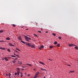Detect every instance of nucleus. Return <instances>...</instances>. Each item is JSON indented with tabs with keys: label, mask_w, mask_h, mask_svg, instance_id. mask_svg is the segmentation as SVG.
<instances>
[{
	"label": "nucleus",
	"mask_w": 78,
	"mask_h": 78,
	"mask_svg": "<svg viewBox=\"0 0 78 78\" xmlns=\"http://www.w3.org/2000/svg\"><path fill=\"white\" fill-rule=\"evenodd\" d=\"M24 37L26 41H27V42H29V41H30L29 40H31V38H29L27 37V36H25Z\"/></svg>",
	"instance_id": "1"
},
{
	"label": "nucleus",
	"mask_w": 78,
	"mask_h": 78,
	"mask_svg": "<svg viewBox=\"0 0 78 78\" xmlns=\"http://www.w3.org/2000/svg\"><path fill=\"white\" fill-rule=\"evenodd\" d=\"M17 75H19V74H20V69H19V68H17Z\"/></svg>",
	"instance_id": "2"
},
{
	"label": "nucleus",
	"mask_w": 78,
	"mask_h": 78,
	"mask_svg": "<svg viewBox=\"0 0 78 78\" xmlns=\"http://www.w3.org/2000/svg\"><path fill=\"white\" fill-rule=\"evenodd\" d=\"M42 48H44V45H42L41 47H39V49L40 50H41V49H42Z\"/></svg>",
	"instance_id": "3"
},
{
	"label": "nucleus",
	"mask_w": 78,
	"mask_h": 78,
	"mask_svg": "<svg viewBox=\"0 0 78 78\" xmlns=\"http://www.w3.org/2000/svg\"><path fill=\"white\" fill-rule=\"evenodd\" d=\"M36 47V46H35V45L34 44H33L31 45V48H35Z\"/></svg>",
	"instance_id": "4"
},
{
	"label": "nucleus",
	"mask_w": 78,
	"mask_h": 78,
	"mask_svg": "<svg viewBox=\"0 0 78 78\" xmlns=\"http://www.w3.org/2000/svg\"><path fill=\"white\" fill-rule=\"evenodd\" d=\"M9 45L11 47H14V45H13L11 43H9Z\"/></svg>",
	"instance_id": "5"
},
{
	"label": "nucleus",
	"mask_w": 78,
	"mask_h": 78,
	"mask_svg": "<svg viewBox=\"0 0 78 78\" xmlns=\"http://www.w3.org/2000/svg\"><path fill=\"white\" fill-rule=\"evenodd\" d=\"M18 63L19 64H22V62L20 61H18Z\"/></svg>",
	"instance_id": "6"
},
{
	"label": "nucleus",
	"mask_w": 78,
	"mask_h": 78,
	"mask_svg": "<svg viewBox=\"0 0 78 78\" xmlns=\"http://www.w3.org/2000/svg\"><path fill=\"white\" fill-rule=\"evenodd\" d=\"M39 62L40 63V64H42V65H45V64L42 62Z\"/></svg>",
	"instance_id": "7"
},
{
	"label": "nucleus",
	"mask_w": 78,
	"mask_h": 78,
	"mask_svg": "<svg viewBox=\"0 0 78 78\" xmlns=\"http://www.w3.org/2000/svg\"><path fill=\"white\" fill-rule=\"evenodd\" d=\"M74 45L72 44H70L69 45V47H72V46H73Z\"/></svg>",
	"instance_id": "8"
},
{
	"label": "nucleus",
	"mask_w": 78,
	"mask_h": 78,
	"mask_svg": "<svg viewBox=\"0 0 78 78\" xmlns=\"http://www.w3.org/2000/svg\"><path fill=\"white\" fill-rule=\"evenodd\" d=\"M0 49H1L2 50H5V48H4L0 47Z\"/></svg>",
	"instance_id": "9"
},
{
	"label": "nucleus",
	"mask_w": 78,
	"mask_h": 78,
	"mask_svg": "<svg viewBox=\"0 0 78 78\" xmlns=\"http://www.w3.org/2000/svg\"><path fill=\"white\" fill-rule=\"evenodd\" d=\"M4 59L6 61H8V59L6 58H4Z\"/></svg>",
	"instance_id": "10"
},
{
	"label": "nucleus",
	"mask_w": 78,
	"mask_h": 78,
	"mask_svg": "<svg viewBox=\"0 0 78 78\" xmlns=\"http://www.w3.org/2000/svg\"><path fill=\"white\" fill-rule=\"evenodd\" d=\"M27 65H28V66H30V67H31V64H30L29 63H27Z\"/></svg>",
	"instance_id": "11"
},
{
	"label": "nucleus",
	"mask_w": 78,
	"mask_h": 78,
	"mask_svg": "<svg viewBox=\"0 0 78 78\" xmlns=\"http://www.w3.org/2000/svg\"><path fill=\"white\" fill-rule=\"evenodd\" d=\"M39 72H37V73L35 75L37 76L38 75H39Z\"/></svg>",
	"instance_id": "12"
},
{
	"label": "nucleus",
	"mask_w": 78,
	"mask_h": 78,
	"mask_svg": "<svg viewBox=\"0 0 78 78\" xmlns=\"http://www.w3.org/2000/svg\"><path fill=\"white\" fill-rule=\"evenodd\" d=\"M6 40H10V38H9V37H7L6 38Z\"/></svg>",
	"instance_id": "13"
},
{
	"label": "nucleus",
	"mask_w": 78,
	"mask_h": 78,
	"mask_svg": "<svg viewBox=\"0 0 78 78\" xmlns=\"http://www.w3.org/2000/svg\"><path fill=\"white\" fill-rule=\"evenodd\" d=\"M74 48L75 49H76V50H78V46H75L74 47Z\"/></svg>",
	"instance_id": "14"
},
{
	"label": "nucleus",
	"mask_w": 78,
	"mask_h": 78,
	"mask_svg": "<svg viewBox=\"0 0 78 78\" xmlns=\"http://www.w3.org/2000/svg\"><path fill=\"white\" fill-rule=\"evenodd\" d=\"M18 38L20 40L22 41V38H21V37L20 36Z\"/></svg>",
	"instance_id": "15"
},
{
	"label": "nucleus",
	"mask_w": 78,
	"mask_h": 78,
	"mask_svg": "<svg viewBox=\"0 0 78 78\" xmlns=\"http://www.w3.org/2000/svg\"><path fill=\"white\" fill-rule=\"evenodd\" d=\"M41 69L42 70H43V71H46V69H44L43 68H41Z\"/></svg>",
	"instance_id": "16"
},
{
	"label": "nucleus",
	"mask_w": 78,
	"mask_h": 78,
	"mask_svg": "<svg viewBox=\"0 0 78 78\" xmlns=\"http://www.w3.org/2000/svg\"><path fill=\"white\" fill-rule=\"evenodd\" d=\"M58 44V42H57V41H56L54 42L55 45H56V44Z\"/></svg>",
	"instance_id": "17"
},
{
	"label": "nucleus",
	"mask_w": 78,
	"mask_h": 78,
	"mask_svg": "<svg viewBox=\"0 0 78 78\" xmlns=\"http://www.w3.org/2000/svg\"><path fill=\"white\" fill-rule=\"evenodd\" d=\"M57 47H60V44H58L57 45Z\"/></svg>",
	"instance_id": "18"
},
{
	"label": "nucleus",
	"mask_w": 78,
	"mask_h": 78,
	"mask_svg": "<svg viewBox=\"0 0 78 78\" xmlns=\"http://www.w3.org/2000/svg\"><path fill=\"white\" fill-rule=\"evenodd\" d=\"M21 42H22V43H23V44H26V43L25 42L23 41H22V40H21Z\"/></svg>",
	"instance_id": "19"
},
{
	"label": "nucleus",
	"mask_w": 78,
	"mask_h": 78,
	"mask_svg": "<svg viewBox=\"0 0 78 78\" xmlns=\"http://www.w3.org/2000/svg\"><path fill=\"white\" fill-rule=\"evenodd\" d=\"M52 35H53V36H56V34L54 33H52Z\"/></svg>",
	"instance_id": "20"
},
{
	"label": "nucleus",
	"mask_w": 78,
	"mask_h": 78,
	"mask_svg": "<svg viewBox=\"0 0 78 78\" xmlns=\"http://www.w3.org/2000/svg\"><path fill=\"white\" fill-rule=\"evenodd\" d=\"M3 30H0V33H3Z\"/></svg>",
	"instance_id": "21"
},
{
	"label": "nucleus",
	"mask_w": 78,
	"mask_h": 78,
	"mask_svg": "<svg viewBox=\"0 0 78 78\" xmlns=\"http://www.w3.org/2000/svg\"><path fill=\"white\" fill-rule=\"evenodd\" d=\"M37 77V76H36V75H35V76L34 77V78H36Z\"/></svg>",
	"instance_id": "22"
},
{
	"label": "nucleus",
	"mask_w": 78,
	"mask_h": 78,
	"mask_svg": "<svg viewBox=\"0 0 78 78\" xmlns=\"http://www.w3.org/2000/svg\"><path fill=\"white\" fill-rule=\"evenodd\" d=\"M28 46L29 47H30L31 46V44L30 43H28Z\"/></svg>",
	"instance_id": "23"
},
{
	"label": "nucleus",
	"mask_w": 78,
	"mask_h": 78,
	"mask_svg": "<svg viewBox=\"0 0 78 78\" xmlns=\"http://www.w3.org/2000/svg\"><path fill=\"white\" fill-rule=\"evenodd\" d=\"M70 73H73V72H74V71H70Z\"/></svg>",
	"instance_id": "24"
},
{
	"label": "nucleus",
	"mask_w": 78,
	"mask_h": 78,
	"mask_svg": "<svg viewBox=\"0 0 78 78\" xmlns=\"http://www.w3.org/2000/svg\"><path fill=\"white\" fill-rule=\"evenodd\" d=\"M7 50L9 52H11V51H10V50H9V49H8Z\"/></svg>",
	"instance_id": "25"
},
{
	"label": "nucleus",
	"mask_w": 78,
	"mask_h": 78,
	"mask_svg": "<svg viewBox=\"0 0 78 78\" xmlns=\"http://www.w3.org/2000/svg\"><path fill=\"white\" fill-rule=\"evenodd\" d=\"M14 64V63H15L16 62V61L15 60H14L12 62Z\"/></svg>",
	"instance_id": "26"
},
{
	"label": "nucleus",
	"mask_w": 78,
	"mask_h": 78,
	"mask_svg": "<svg viewBox=\"0 0 78 78\" xmlns=\"http://www.w3.org/2000/svg\"><path fill=\"white\" fill-rule=\"evenodd\" d=\"M50 48H53V46L51 45L50 46Z\"/></svg>",
	"instance_id": "27"
},
{
	"label": "nucleus",
	"mask_w": 78,
	"mask_h": 78,
	"mask_svg": "<svg viewBox=\"0 0 78 78\" xmlns=\"http://www.w3.org/2000/svg\"><path fill=\"white\" fill-rule=\"evenodd\" d=\"M34 36H36V37H37V35L36 34H34Z\"/></svg>",
	"instance_id": "28"
},
{
	"label": "nucleus",
	"mask_w": 78,
	"mask_h": 78,
	"mask_svg": "<svg viewBox=\"0 0 78 78\" xmlns=\"http://www.w3.org/2000/svg\"><path fill=\"white\" fill-rule=\"evenodd\" d=\"M12 57H14V58H16V56L14 55H12Z\"/></svg>",
	"instance_id": "29"
},
{
	"label": "nucleus",
	"mask_w": 78,
	"mask_h": 78,
	"mask_svg": "<svg viewBox=\"0 0 78 78\" xmlns=\"http://www.w3.org/2000/svg\"><path fill=\"white\" fill-rule=\"evenodd\" d=\"M12 25L14 27H16V25H15V24H13Z\"/></svg>",
	"instance_id": "30"
},
{
	"label": "nucleus",
	"mask_w": 78,
	"mask_h": 78,
	"mask_svg": "<svg viewBox=\"0 0 78 78\" xmlns=\"http://www.w3.org/2000/svg\"><path fill=\"white\" fill-rule=\"evenodd\" d=\"M58 38L59 39H61V37H59Z\"/></svg>",
	"instance_id": "31"
},
{
	"label": "nucleus",
	"mask_w": 78,
	"mask_h": 78,
	"mask_svg": "<svg viewBox=\"0 0 78 78\" xmlns=\"http://www.w3.org/2000/svg\"><path fill=\"white\" fill-rule=\"evenodd\" d=\"M0 42H3V41L1 40V41H0Z\"/></svg>",
	"instance_id": "32"
},
{
	"label": "nucleus",
	"mask_w": 78,
	"mask_h": 78,
	"mask_svg": "<svg viewBox=\"0 0 78 78\" xmlns=\"http://www.w3.org/2000/svg\"><path fill=\"white\" fill-rule=\"evenodd\" d=\"M22 67H23V68L24 69H25V68H26V67H24V66H22Z\"/></svg>",
	"instance_id": "33"
},
{
	"label": "nucleus",
	"mask_w": 78,
	"mask_h": 78,
	"mask_svg": "<svg viewBox=\"0 0 78 78\" xmlns=\"http://www.w3.org/2000/svg\"><path fill=\"white\" fill-rule=\"evenodd\" d=\"M16 56H17V57H19V55H16Z\"/></svg>",
	"instance_id": "34"
},
{
	"label": "nucleus",
	"mask_w": 78,
	"mask_h": 78,
	"mask_svg": "<svg viewBox=\"0 0 78 78\" xmlns=\"http://www.w3.org/2000/svg\"><path fill=\"white\" fill-rule=\"evenodd\" d=\"M11 73H9V76H11Z\"/></svg>",
	"instance_id": "35"
},
{
	"label": "nucleus",
	"mask_w": 78,
	"mask_h": 78,
	"mask_svg": "<svg viewBox=\"0 0 78 78\" xmlns=\"http://www.w3.org/2000/svg\"><path fill=\"white\" fill-rule=\"evenodd\" d=\"M38 32H39V33H41V31H38Z\"/></svg>",
	"instance_id": "36"
},
{
	"label": "nucleus",
	"mask_w": 78,
	"mask_h": 78,
	"mask_svg": "<svg viewBox=\"0 0 78 78\" xmlns=\"http://www.w3.org/2000/svg\"><path fill=\"white\" fill-rule=\"evenodd\" d=\"M15 75H17V73H15Z\"/></svg>",
	"instance_id": "37"
},
{
	"label": "nucleus",
	"mask_w": 78,
	"mask_h": 78,
	"mask_svg": "<svg viewBox=\"0 0 78 78\" xmlns=\"http://www.w3.org/2000/svg\"><path fill=\"white\" fill-rule=\"evenodd\" d=\"M28 76H30V75L29 74L27 75Z\"/></svg>",
	"instance_id": "38"
},
{
	"label": "nucleus",
	"mask_w": 78,
	"mask_h": 78,
	"mask_svg": "<svg viewBox=\"0 0 78 78\" xmlns=\"http://www.w3.org/2000/svg\"><path fill=\"white\" fill-rule=\"evenodd\" d=\"M15 51L16 52V53H18V51Z\"/></svg>",
	"instance_id": "39"
},
{
	"label": "nucleus",
	"mask_w": 78,
	"mask_h": 78,
	"mask_svg": "<svg viewBox=\"0 0 78 78\" xmlns=\"http://www.w3.org/2000/svg\"><path fill=\"white\" fill-rule=\"evenodd\" d=\"M22 76H23V75H21L20 77H22Z\"/></svg>",
	"instance_id": "40"
},
{
	"label": "nucleus",
	"mask_w": 78,
	"mask_h": 78,
	"mask_svg": "<svg viewBox=\"0 0 78 78\" xmlns=\"http://www.w3.org/2000/svg\"><path fill=\"white\" fill-rule=\"evenodd\" d=\"M26 44V45H28V43H27Z\"/></svg>",
	"instance_id": "41"
},
{
	"label": "nucleus",
	"mask_w": 78,
	"mask_h": 78,
	"mask_svg": "<svg viewBox=\"0 0 78 78\" xmlns=\"http://www.w3.org/2000/svg\"><path fill=\"white\" fill-rule=\"evenodd\" d=\"M20 74L21 75H23V73H20Z\"/></svg>",
	"instance_id": "42"
},
{
	"label": "nucleus",
	"mask_w": 78,
	"mask_h": 78,
	"mask_svg": "<svg viewBox=\"0 0 78 78\" xmlns=\"http://www.w3.org/2000/svg\"><path fill=\"white\" fill-rule=\"evenodd\" d=\"M48 31H47L46 32V33H48Z\"/></svg>",
	"instance_id": "43"
},
{
	"label": "nucleus",
	"mask_w": 78,
	"mask_h": 78,
	"mask_svg": "<svg viewBox=\"0 0 78 78\" xmlns=\"http://www.w3.org/2000/svg\"><path fill=\"white\" fill-rule=\"evenodd\" d=\"M14 55L16 56V55L15 54V53H14Z\"/></svg>",
	"instance_id": "44"
},
{
	"label": "nucleus",
	"mask_w": 78,
	"mask_h": 78,
	"mask_svg": "<svg viewBox=\"0 0 78 78\" xmlns=\"http://www.w3.org/2000/svg\"><path fill=\"white\" fill-rule=\"evenodd\" d=\"M5 75L6 76H8V74H6Z\"/></svg>",
	"instance_id": "45"
},
{
	"label": "nucleus",
	"mask_w": 78,
	"mask_h": 78,
	"mask_svg": "<svg viewBox=\"0 0 78 78\" xmlns=\"http://www.w3.org/2000/svg\"><path fill=\"white\" fill-rule=\"evenodd\" d=\"M16 49L17 50H19V49H18L17 48H16Z\"/></svg>",
	"instance_id": "46"
},
{
	"label": "nucleus",
	"mask_w": 78,
	"mask_h": 78,
	"mask_svg": "<svg viewBox=\"0 0 78 78\" xmlns=\"http://www.w3.org/2000/svg\"><path fill=\"white\" fill-rule=\"evenodd\" d=\"M22 70H24V69L22 68Z\"/></svg>",
	"instance_id": "47"
},
{
	"label": "nucleus",
	"mask_w": 78,
	"mask_h": 78,
	"mask_svg": "<svg viewBox=\"0 0 78 78\" xmlns=\"http://www.w3.org/2000/svg\"><path fill=\"white\" fill-rule=\"evenodd\" d=\"M73 45H73V46H76V45H75L74 44H73Z\"/></svg>",
	"instance_id": "48"
},
{
	"label": "nucleus",
	"mask_w": 78,
	"mask_h": 78,
	"mask_svg": "<svg viewBox=\"0 0 78 78\" xmlns=\"http://www.w3.org/2000/svg\"><path fill=\"white\" fill-rule=\"evenodd\" d=\"M15 59H16V60H17V58H16Z\"/></svg>",
	"instance_id": "49"
},
{
	"label": "nucleus",
	"mask_w": 78,
	"mask_h": 78,
	"mask_svg": "<svg viewBox=\"0 0 78 78\" xmlns=\"http://www.w3.org/2000/svg\"><path fill=\"white\" fill-rule=\"evenodd\" d=\"M29 30V29H26V30Z\"/></svg>",
	"instance_id": "50"
},
{
	"label": "nucleus",
	"mask_w": 78,
	"mask_h": 78,
	"mask_svg": "<svg viewBox=\"0 0 78 78\" xmlns=\"http://www.w3.org/2000/svg\"><path fill=\"white\" fill-rule=\"evenodd\" d=\"M18 50V51H20V50L19 49Z\"/></svg>",
	"instance_id": "51"
},
{
	"label": "nucleus",
	"mask_w": 78,
	"mask_h": 78,
	"mask_svg": "<svg viewBox=\"0 0 78 78\" xmlns=\"http://www.w3.org/2000/svg\"><path fill=\"white\" fill-rule=\"evenodd\" d=\"M68 66H70V65H68Z\"/></svg>",
	"instance_id": "52"
},
{
	"label": "nucleus",
	"mask_w": 78,
	"mask_h": 78,
	"mask_svg": "<svg viewBox=\"0 0 78 78\" xmlns=\"http://www.w3.org/2000/svg\"><path fill=\"white\" fill-rule=\"evenodd\" d=\"M26 74H27V73H25V75H26Z\"/></svg>",
	"instance_id": "53"
},
{
	"label": "nucleus",
	"mask_w": 78,
	"mask_h": 78,
	"mask_svg": "<svg viewBox=\"0 0 78 78\" xmlns=\"http://www.w3.org/2000/svg\"><path fill=\"white\" fill-rule=\"evenodd\" d=\"M2 60H4V59L2 58Z\"/></svg>",
	"instance_id": "54"
},
{
	"label": "nucleus",
	"mask_w": 78,
	"mask_h": 78,
	"mask_svg": "<svg viewBox=\"0 0 78 78\" xmlns=\"http://www.w3.org/2000/svg\"><path fill=\"white\" fill-rule=\"evenodd\" d=\"M36 70V69H34V70Z\"/></svg>",
	"instance_id": "55"
},
{
	"label": "nucleus",
	"mask_w": 78,
	"mask_h": 78,
	"mask_svg": "<svg viewBox=\"0 0 78 78\" xmlns=\"http://www.w3.org/2000/svg\"><path fill=\"white\" fill-rule=\"evenodd\" d=\"M44 78H45V77L44 76Z\"/></svg>",
	"instance_id": "56"
},
{
	"label": "nucleus",
	"mask_w": 78,
	"mask_h": 78,
	"mask_svg": "<svg viewBox=\"0 0 78 78\" xmlns=\"http://www.w3.org/2000/svg\"><path fill=\"white\" fill-rule=\"evenodd\" d=\"M14 45H16V44L14 43Z\"/></svg>",
	"instance_id": "57"
},
{
	"label": "nucleus",
	"mask_w": 78,
	"mask_h": 78,
	"mask_svg": "<svg viewBox=\"0 0 78 78\" xmlns=\"http://www.w3.org/2000/svg\"><path fill=\"white\" fill-rule=\"evenodd\" d=\"M49 60H50V59H49Z\"/></svg>",
	"instance_id": "58"
},
{
	"label": "nucleus",
	"mask_w": 78,
	"mask_h": 78,
	"mask_svg": "<svg viewBox=\"0 0 78 78\" xmlns=\"http://www.w3.org/2000/svg\"><path fill=\"white\" fill-rule=\"evenodd\" d=\"M41 30H42V29H41Z\"/></svg>",
	"instance_id": "59"
}]
</instances>
